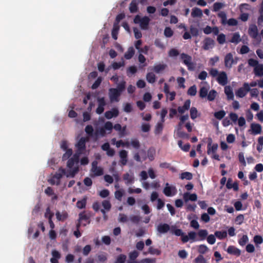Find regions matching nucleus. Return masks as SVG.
<instances>
[{
	"label": "nucleus",
	"instance_id": "nucleus-1",
	"mask_svg": "<svg viewBox=\"0 0 263 263\" xmlns=\"http://www.w3.org/2000/svg\"><path fill=\"white\" fill-rule=\"evenodd\" d=\"M248 65L253 68V72L255 76H263V64H259L258 61L254 59H250L248 61Z\"/></svg>",
	"mask_w": 263,
	"mask_h": 263
},
{
	"label": "nucleus",
	"instance_id": "nucleus-2",
	"mask_svg": "<svg viewBox=\"0 0 263 263\" xmlns=\"http://www.w3.org/2000/svg\"><path fill=\"white\" fill-rule=\"evenodd\" d=\"M231 121L234 124H237L239 127L245 126L246 123L244 117L238 118L237 115L235 113H231Z\"/></svg>",
	"mask_w": 263,
	"mask_h": 263
},
{
	"label": "nucleus",
	"instance_id": "nucleus-3",
	"mask_svg": "<svg viewBox=\"0 0 263 263\" xmlns=\"http://www.w3.org/2000/svg\"><path fill=\"white\" fill-rule=\"evenodd\" d=\"M171 232L176 236H181V240L183 243L187 242L189 240V238L187 235H184L182 230L179 229H175V227H172Z\"/></svg>",
	"mask_w": 263,
	"mask_h": 263
},
{
	"label": "nucleus",
	"instance_id": "nucleus-4",
	"mask_svg": "<svg viewBox=\"0 0 263 263\" xmlns=\"http://www.w3.org/2000/svg\"><path fill=\"white\" fill-rule=\"evenodd\" d=\"M98 162L96 161H94L92 163V167L91 171L93 173V175H91L92 177L95 176H100L103 174V170L100 167L97 166Z\"/></svg>",
	"mask_w": 263,
	"mask_h": 263
},
{
	"label": "nucleus",
	"instance_id": "nucleus-5",
	"mask_svg": "<svg viewBox=\"0 0 263 263\" xmlns=\"http://www.w3.org/2000/svg\"><path fill=\"white\" fill-rule=\"evenodd\" d=\"M249 35L254 39H257L258 37V30L256 25L251 24L248 29Z\"/></svg>",
	"mask_w": 263,
	"mask_h": 263
},
{
	"label": "nucleus",
	"instance_id": "nucleus-6",
	"mask_svg": "<svg viewBox=\"0 0 263 263\" xmlns=\"http://www.w3.org/2000/svg\"><path fill=\"white\" fill-rule=\"evenodd\" d=\"M90 216L86 214L85 212H81L79 214V219L80 221L82 222L83 226H86L90 222Z\"/></svg>",
	"mask_w": 263,
	"mask_h": 263
},
{
	"label": "nucleus",
	"instance_id": "nucleus-7",
	"mask_svg": "<svg viewBox=\"0 0 263 263\" xmlns=\"http://www.w3.org/2000/svg\"><path fill=\"white\" fill-rule=\"evenodd\" d=\"M66 172L64 169H60L59 172L56 173L52 178V180H56V181L52 182V184L59 185L60 183V180L62 178L63 175L65 174Z\"/></svg>",
	"mask_w": 263,
	"mask_h": 263
},
{
	"label": "nucleus",
	"instance_id": "nucleus-8",
	"mask_svg": "<svg viewBox=\"0 0 263 263\" xmlns=\"http://www.w3.org/2000/svg\"><path fill=\"white\" fill-rule=\"evenodd\" d=\"M109 98L111 101H119V97L121 95V93L115 88H110L109 90Z\"/></svg>",
	"mask_w": 263,
	"mask_h": 263
},
{
	"label": "nucleus",
	"instance_id": "nucleus-9",
	"mask_svg": "<svg viewBox=\"0 0 263 263\" xmlns=\"http://www.w3.org/2000/svg\"><path fill=\"white\" fill-rule=\"evenodd\" d=\"M208 150L207 153L208 155L211 154V153L214 154L216 152L218 148L217 144H213L212 145V139L211 138L209 137L208 139Z\"/></svg>",
	"mask_w": 263,
	"mask_h": 263
},
{
	"label": "nucleus",
	"instance_id": "nucleus-10",
	"mask_svg": "<svg viewBox=\"0 0 263 263\" xmlns=\"http://www.w3.org/2000/svg\"><path fill=\"white\" fill-rule=\"evenodd\" d=\"M97 101L98 102V106L96 109V112L100 115L102 114L104 110V106L106 105V102L104 97L98 98Z\"/></svg>",
	"mask_w": 263,
	"mask_h": 263
},
{
	"label": "nucleus",
	"instance_id": "nucleus-11",
	"mask_svg": "<svg viewBox=\"0 0 263 263\" xmlns=\"http://www.w3.org/2000/svg\"><path fill=\"white\" fill-rule=\"evenodd\" d=\"M216 80L220 85L222 86L225 85L228 82V77L226 73L224 71L220 72Z\"/></svg>",
	"mask_w": 263,
	"mask_h": 263
},
{
	"label": "nucleus",
	"instance_id": "nucleus-12",
	"mask_svg": "<svg viewBox=\"0 0 263 263\" xmlns=\"http://www.w3.org/2000/svg\"><path fill=\"white\" fill-rule=\"evenodd\" d=\"M119 111L117 108H112L110 110L106 111L105 112V117L107 119H110L113 117H117L119 116Z\"/></svg>",
	"mask_w": 263,
	"mask_h": 263
},
{
	"label": "nucleus",
	"instance_id": "nucleus-13",
	"mask_svg": "<svg viewBox=\"0 0 263 263\" xmlns=\"http://www.w3.org/2000/svg\"><path fill=\"white\" fill-rule=\"evenodd\" d=\"M176 190L175 186H168V183L166 184V186L163 190V193L167 197L172 196L176 194Z\"/></svg>",
	"mask_w": 263,
	"mask_h": 263
},
{
	"label": "nucleus",
	"instance_id": "nucleus-14",
	"mask_svg": "<svg viewBox=\"0 0 263 263\" xmlns=\"http://www.w3.org/2000/svg\"><path fill=\"white\" fill-rule=\"evenodd\" d=\"M250 131L254 135L260 134L261 133V126L258 123H252L250 126Z\"/></svg>",
	"mask_w": 263,
	"mask_h": 263
},
{
	"label": "nucleus",
	"instance_id": "nucleus-15",
	"mask_svg": "<svg viewBox=\"0 0 263 263\" xmlns=\"http://www.w3.org/2000/svg\"><path fill=\"white\" fill-rule=\"evenodd\" d=\"M191 105V101L190 100H186L183 106H179L177 108V110L179 113L181 114H184L186 110L190 109Z\"/></svg>",
	"mask_w": 263,
	"mask_h": 263
},
{
	"label": "nucleus",
	"instance_id": "nucleus-16",
	"mask_svg": "<svg viewBox=\"0 0 263 263\" xmlns=\"http://www.w3.org/2000/svg\"><path fill=\"white\" fill-rule=\"evenodd\" d=\"M214 44V41L210 38L206 37L203 41V48L204 50H209L210 48H212Z\"/></svg>",
	"mask_w": 263,
	"mask_h": 263
},
{
	"label": "nucleus",
	"instance_id": "nucleus-17",
	"mask_svg": "<svg viewBox=\"0 0 263 263\" xmlns=\"http://www.w3.org/2000/svg\"><path fill=\"white\" fill-rule=\"evenodd\" d=\"M127 152L125 150H121L119 152L120 163L122 165H125L127 162Z\"/></svg>",
	"mask_w": 263,
	"mask_h": 263
},
{
	"label": "nucleus",
	"instance_id": "nucleus-18",
	"mask_svg": "<svg viewBox=\"0 0 263 263\" xmlns=\"http://www.w3.org/2000/svg\"><path fill=\"white\" fill-rule=\"evenodd\" d=\"M218 17L221 18V23L224 25L228 24L230 25V19L227 20V14L224 11H220L218 13Z\"/></svg>",
	"mask_w": 263,
	"mask_h": 263
},
{
	"label": "nucleus",
	"instance_id": "nucleus-19",
	"mask_svg": "<svg viewBox=\"0 0 263 263\" xmlns=\"http://www.w3.org/2000/svg\"><path fill=\"white\" fill-rule=\"evenodd\" d=\"M170 229V226L167 223H161L157 227V231L161 234L167 233Z\"/></svg>",
	"mask_w": 263,
	"mask_h": 263
},
{
	"label": "nucleus",
	"instance_id": "nucleus-20",
	"mask_svg": "<svg viewBox=\"0 0 263 263\" xmlns=\"http://www.w3.org/2000/svg\"><path fill=\"white\" fill-rule=\"evenodd\" d=\"M150 22V19L148 16H145L142 17L140 26L143 30H146L148 28V26Z\"/></svg>",
	"mask_w": 263,
	"mask_h": 263
},
{
	"label": "nucleus",
	"instance_id": "nucleus-21",
	"mask_svg": "<svg viewBox=\"0 0 263 263\" xmlns=\"http://www.w3.org/2000/svg\"><path fill=\"white\" fill-rule=\"evenodd\" d=\"M86 139L85 138L82 137L78 142L76 146L79 151L82 152L86 148Z\"/></svg>",
	"mask_w": 263,
	"mask_h": 263
},
{
	"label": "nucleus",
	"instance_id": "nucleus-22",
	"mask_svg": "<svg viewBox=\"0 0 263 263\" xmlns=\"http://www.w3.org/2000/svg\"><path fill=\"white\" fill-rule=\"evenodd\" d=\"M227 233L230 235V228L228 229L227 232L226 231H216L215 232V236L219 239H223L227 236Z\"/></svg>",
	"mask_w": 263,
	"mask_h": 263
},
{
	"label": "nucleus",
	"instance_id": "nucleus-23",
	"mask_svg": "<svg viewBox=\"0 0 263 263\" xmlns=\"http://www.w3.org/2000/svg\"><path fill=\"white\" fill-rule=\"evenodd\" d=\"M138 2L137 0H133L129 6V10L130 13H136L138 10Z\"/></svg>",
	"mask_w": 263,
	"mask_h": 263
},
{
	"label": "nucleus",
	"instance_id": "nucleus-24",
	"mask_svg": "<svg viewBox=\"0 0 263 263\" xmlns=\"http://www.w3.org/2000/svg\"><path fill=\"white\" fill-rule=\"evenodd\" d=\"M197 235L199 238H197V241L204 240L208 235V232L206 230H200L198 232Z\"/></svg>",
	"mask_w": 263,
	"mask_h": 263
},
{
	"label": "nucleus",
	"instance_id": "nucleus-25",
	"mask_svg": "<svg viewBox=\"0 0 263 263\" xmlns=\"http://www.w3.org/2000/svg\"><path fill=\"white\" fill-rule=\"evenodd\" d=\"M183 198L185 201H187L189 200L195 201L197 200V196L196 194H190L187 192L184 194Z\"/></svg>",
	"mask_w": 263,
	"mask_h": 263
},
{
	"label": "nucleus",
	"instance_id": "nucleus-26",
	"mask_svg": "<svg viewBox=\"0 0 263 263\" xmlns=\"http://www.w3.org/2000/svg\"><path fill=\"white\" fill-rule=\"evenodd\" d=\"M123 178L126 181L125 183L127 185L132 184L134 181V175H130L128 173L123 175Z\"/></svg>",
	"mask_w": 263,
	"mask_h": 263
},
{
	"label": "nucleus",
	"instance_id": "nucleus-27",
	"mask_svg": "<svg viewBox=\"0 0 263 263\" xmlns=\"http://www.w3.org/2000/svg\"><path fill=\"white\" fill-rule=\"evenodd\" d=\"M135 51L133 47H130L128 48L127 51L124 54V58L126 60H129L133 58L135 54Z\"/></svg>",
	"mask_w": 263,
	"mask_h": 263
},
{
	"label": "nucleus",
	"instance_id": "nucleus-28",
	"mask_svg": "<svg viewBox=\"0 0 263 263\" xmlns=\"http://www.w3.org/2000/svg\"><path fill=\"white\" fill-rule=\"evenodd\" d=\"M191 15L193 17H201L202 16V11L200 9L195 7L192 9Z\"/></svg>",
	"mask_w": 263,
	"mask_h": 263
},
{
	"label": "nucleus",
	"instance_id": "nucleus-29",
	"mask_svg": "<svg viewBox=\"0 0 263 263\" xmlns=\"http://www.w3.org/2000/svg\"><path fill=\"white\" fill-rule=\"evenodd\" d=\"M120 27L119 25L114 23L112 30L111 31L112 37L116 40L118 38V31L119 30Z\"/></svg>",
	"mask_w": 263,
	"mask_h": 263
},
{
	"label": "nucleus",
	"instance_id": "nucleus-30",
	"mask_svg": "<svg viewBox=\"0 0 263 263\" xmlns=\"http://www.w3.org/2000/svg\"><path fill=\"white\" fill-rule=\"evenodd\" d=\"M78 157L74 156L73 157L71 158L68 160L67 163V167L69 168H72L75 163L78 162Z\"/></svg>",
	"mask_w": 263,
	"mask_h": 263
},
{
	"label": "nucleus",
	"instance_id": "nucleus-31",
	"mask_svg": "<svg viewBox=\"0 0 263 263\" xmlns=\"http://www.w3.org/2000/svg\"><path fill=\"white\" fill-rule=\"evenodd\" d=\"M55 215L59 221H64L68 217V214L66 212L61 214L60 212L58 211L56 212Z\"/></svg>",
	"mask_w": 263,
	"mask_h": 263
},
{
	"label": "nucleus",
	"instance_id": "nucleus-32",
	"mask_svg": "<svg viewBox=\"0 0 263 263\" xmlns=\"http://www.w3.org/2000/svg\"><path fill=\"white\" fill-rule=\"evenodd\" d=\"M155 154L156 151L154 147H151L148 149L147 157L150 161H153L154 159Z\"/></svg>",
	"mask_w": 263,
	"mask_h": 263
},
{
	"label": "nucleus",
	"instance_id": "nucleus-33",
	"mask_svg": "<svg viewBox=\"0 0 263 263\" xmlns=\"http://www.w3.org/2000/svg\"><path fill=\"white\" fill-rule=\"evenodd\" d=\"M87 202L86 198H84L81 200H78L76 203L77 207L80 209H82L85 208Z\"/></svg>",
	"mask_w": 263,
	"mask_h": 263
},
{
	"label": "nucleus",
	"instance_id": "nucleus-34",
	"mask_svg": "<svg viewBox=\"0 0 263 263\" xmlns=\"http://www.w3.org/2000/svg\"><path fill=\"white\" fill-rule=\"evenodd\" d=\"M146 78L147 82L149 83H154L156 81V76L153 72H148Z\"/></svg>",
	"mask_w": 263,
	"mask_h": 263
},
{
	"label": "nucleus",
	"instance_id": "nucleus-35",
	"mask_svg": "<svg viewBox=\"0 0 263 263\" xmlns=\"http://www.w3.org/2000/svg\"><path fill=\"white\" fill-rule=\"evenodd\" d=\"M180 178L182 180L185 179L186 180H190L193 178V175L190 172H186L182 173L180 174Z\"/></svg>",
	"mask_w": 263,
	"mask_h": 263
},
{
	"label": "nucleus",
	"instance_id": "nucleus-36",
	"mask_svg": "<svg viewBox=\"0 0 263 263\" xmlns=\"http://www.w3.org/2000/svg\"><path fill=\"white\" fill-rule=\"evenodd\" d=\"M166 65L165 64H159L154 67V70L155 72L158 73L165 69Z\"/></svg>",
	"mask_w": 263,
	"mask_h": 263
},
{
	"label": "nucleus",
	"instance_id": "nucleus-37",
	"mask_svg": "<svg viewBox=\"0 0 263 263\" xmlns=\"http://www.w3.org/2000/svg\"><path fill=\"white\" fill-rule=\"evenodd\" d=\"M103 127L106 130V132H107L108 134H110L113 129V124L111 122L107 121L105 123Z\"/></svg>",
	"mask_w": 263,
	"mask_h": 263
},
{
	"label": "nucleus",
	"instance_id": "nucleus-38",
	"mask_svg": "<svg viewBox=\"0 0 263 263\" xmlns=\"http://www.w3.org/2000/svg\"><path fill=\"white\" fill-rule=\"evenodd\" d=\"M163 129V124L161 122H158L156 124L155 128V134L156 135L160 134L162 133Z\"/></svg>",
	"mask_w": 263,
	"mask_h": 263
},
{
	"label": "nucleus",
	"instance_id": "nucleus-39",
	"mask_svg": "<svg viewBox=\"0 0 263 263\" xmlns=\"http://www.w3.org/2000/svg\"><path fill=\"white\" fill-rule=\"evenodd\" d=\"M180 59L182 60L183 63L185 65V62H190L192 61V57L187 54L182 53L180 54Z\"/></svg>",
	"mask_w": 263,
	"mask_h": 263
},
{
	"label": "nucleus",
	"instance_id": "nucleus-40",
	"mask_svg": "<svg viewBox=\"0 0 263 263\" xmlns=\"http://www.w3.org/2000/svg\"><path fill=\"white\" fill-rule=\"evenodd\" d=\"M155 261V259L144 258L140 261H128L127 263H153Z\"/></svg>",
	"mask_w": 263,
	"mask_h": 263
},
{
	"label": "nucleus",
	"instance_id": "nucleus-41",
	"mask_svg": "<svg viewBox=\"0 0 263 263\" xmlns=\"http://www.w3.org/2000/svg\"><path fill=\"white\" fill-rule=\"evenodd\" d=\"M217 93L216 91L214 89L210 90L209 93L207 95L208 100L210 101L214 100L216 97Z\"/></svg>",
	"mask_w": 263,
	"mask_h": 263
},
{
	"label": "nucleus",
	"instance_id": "nucleus-42",
	"mask_svg": "<svg viewBox=\"0 0 263 263\" xmlns=\"http://www.w3.org/2000/svg\"><path fill=\"white\" fill-rule=\"evenodd\" d=\"M191 34L193 36H197L199 35V29L197 27L191 25L190 27Z\"/></svg>",
	"mask_w": 263,
	"mask_h": 263
},
{
	"label": "nucleus",
	"instance_id": "nucleus-43",
	"mask_svg": "<svg viewBox=\"0 0 263 263\" xmlns=\"http://www.w3.org/2000/svg\"><path fill=\"white\" fill-rule=\"evenodd\" d=\"M49 211V208H47L46 213H45V217L48 218L49 220V223L50 225V227L51 228V229H54V224L52 220V217L53 216L52 214H49V216H48L47 212Z\"/></svg>",
	"mask_w": 263,
	"mask_h": 263
},
{
	"label": "nucleus",
	"instance_id": "nucleus-44",
	"mask_svg": "<svg viewBox=\"0 0 263 263\" xmlns=\"http://www.w3.org/2000/svg\"><path fill=\"white\" fill-rule=\"evenodd\" d=\"M190 116L192 119L194 120L198 117V110L195 107L190 109Z\"/></svg>",
	"mask_w": 263,
	"mask_h": 263
},
{
	"label": "nucleus",
	"instance_id": "nucleus-45",
	"mask_svg": "<svg viewBox=\"0 0 263 263\" xmlns=\"http://www.w3.org/2000/svg\"><path fill=\"white\" fill-rule=\"evenodd\" d=\"M247 94L246 90L241 88H240L236 92V95L237 97L239 98H243Z\"/></svg>",
	"mask_w": 263,
	"mask_h": 263
},
{
	"label": "nucleus",
	"instance_id": "nucleus-46",
	"mask_svg": "<svg viewBox=\"0 0 263 263\" xmlns=\"http://www.w3.org/2000/svg\"><path fill=\"white\" fill-rule=\"evenodd\" d=\"M196 93L197 88L196 86L195 85L191 86L187 90V95L191 96H195L196 95Z\"/></svg>",
	"mask_w": 263,
	"mask_h": 263
},
{
	"label": "nucleus",
	"instance_id": "nucleus-47",
	"mask_svg": "<svg viewBox=\"0 0 263 263\" xmlns=\"http://www.w3.org/2000/svg\"><path fill=\"white\" fill-rule=\"evenodd\" d=\"M148 252L152 255H159L161 254V251L158 249H156L153 248V247H150L148 248Z\"/></svg>",
	"mask_w": 263,
	"mask_h": 263
},
{
	"label": "nucleus",
	"instance_id": "nucleus-48",
	"mask_svg": "<svg viewBox=\"0 0 263 263\" xmlns=\"http://www.w3.org/2000/svg\"><path fill=\"white\" fill-rule=\"evenodd\" d=\"M208 250L207 246L204 245H200L198 247V252L201 254L205 253Z\"/></svg>",
	"mask_w": 263,
	"mask_h": 263
},
{
	"label": "nucleus",
	"instance_id": "nucleus-49",
	"mask_svg": "<svg viewBox=\"0 0 263 263\" xmlns=\"http://www.w3.org/2000/svg\"><path fill=\"white\" fill-rule=\"evenodd\" d=\"M123 194L124 191L123 190H117L115 192V198L120 201H121Z\"/></svg>",
	"mask_w": 263,
	"mask_h": 263
},
{
	"label": "nucleus",
	"instance_id": "nucleus-50",
	"mask_svg": "<svg viewBox=\"0 0 263 263\" xmlns=\"http://www.w3.org/2000/svg\"><path fill=\"white\" fill-rule=\"evenodd\" d=\"M130 144L133 148L136 149H138L140 147V142L137 139H132L130 141Z\"/></svg>",
	"mask_w": 263,
	"mask_h": 263
},
{
	"label": "nucleus",
	"instance_id": "nucleus-51",
	"mask_svg": "<svg viewBox=\"0 0 263 263\" xmlns=\"http://www.w3.org/2000/svg\"><path fill=\"white\" fill-rule=\"evenodd\" d=\"M234 206L236 211H241L243 210H245V208H243L242 202L239 201H236L234 203Z\"/></svg>",
	"mask_w": 263,
	"mask_h": 263
},
{
	"label": "nucleus",
	"instance_id": "nucleus-52",
	"mask_svg": "<svg viewBox=\"0 0 263 263\" xmlns=\"http://www.w3.org/2000/svg\"><path fill=\"white\" fill-rule=\"evenodd\" d=\"M225 115L224 111L220 110L214 113V117L218 120H221L224 117Z\"/></svg>",
	"mask_w": 263,
	"mask_h": 263
},
{
	"label": "nucleus",
	"instance_id": "nucleus-53",
	"mask_svg": "<svg viewBox=\"0 0 263 263\" xmlns=\"http://www.w3.org/2000/svg\"><path fill=\"white\" fill-rule=\"evenodd\" d=\"M126 82L122 81L117 85V87L116 88L119 92L121 93L125 88Z\"/></svg>",
	"mask_w": 263,
	"mask_h": 263
},
{
	"label": "nucleus",
	"instance_id": "nucleus-54",
	"mask_svg": "<svg viewBox=\"0 0 263 263\" xmlns=\"http://www.w3.org/2000/svg\"><path fill=\"white\" fill-rule=\"evenodd\" d=\"M241 41L240 35L238 33H235L231 37V43H238Z\"/></svg>",
	"mask_w": 263,
	"mask_h": 263
},
{
	"label": "nucleus",
	"instance_id": "nucleus-55",
	"mask_svg": "<svg viewBox=\"0 0 263 263\" xmlns=\"http://www.w3.org/2000/svg\"><path fill=\"white\" fill-rule=\"evenodd\" d=\"M173 33L174 32L170 27H167L165 28L164 34L166 37H170L173 36Z\"/></svg>",
	"mask_w": 263,
	"mask_h": 263
},
{
	"label": "nucleus",
	"instance_id": "nucleus-56",
	"mask_svg": "<svg viewBox=\"0 0 263 263\" xmlns=\"http://www.w3.org/2000/svg\"><path fill=\"white\" fill-rule=\"evenodd\" d=\"M126 259V256L124 254L119 255L115 263H124Z\"/></svg>",
	"mask_w": 263,
	"mask_h": 263
},
{
	"label": "nucleus",
	"instance_id": "nucleus-57",
	"mask_svg": "<svg viewBox=\"0 0 263 263\" xmlns=\"http://www.w3.org/2000/svg\"><path fill=\"white\" fill-rule=\"evenodd\" d=\"M208 89L205 87H202L199 90V96L202 98H204L207 96Z\"/></svg>",
	"mask_w": 263,
	"mask_h": 263
},
{
	"label": "nucleus",
	"instance_id": "nucleus-58",
	"mask_svg": "<svg viewBox=\"0 0 263 263\" xmlns=\"http://www.w3.org/2000/svg\"><path fill=\"white\" fill-rule=\"evenodd\" d=\"M125 65L124 62H115L112 64V67L114 70H117L120 68V67L124 66Z\"/></svg>",
	"mask_w": 263,
	"mask_h": 263
},
{
	"label": "nucleus",
	"instance_id": "nucleus-59",
	"mask_svg": "<svg viewBox=\"0 0 263 263\" xmlns=\"http://www.w3.org/2000/svg\"><path fill=\"white\" fill-rule=\"evenodd\" d=\"M106 130L104 128L103 126L97 130L95 133V136L97 137L99 135L102 137H104L106 134Z\"/></svg>",
	"mask_w": 263,
	"mask_h": 263
},
{
	"label": "nucleus",
	"instance_id": "nucleus-60",
	"mask_svg": "<svg viewBox=\"0 0 263 263\" xmlns=\"http://www.w3.org/2000/svg\"><path fill=\"white\" fill-rule=\"evenodd\" d=\"M72 154V149H68L66 151V152L62 157L63 160H66L68 159Z\"/></svg>",
	"mask_w": 263,
	"mask_h": 263
},
{
	"label": "nucleus",
	"instance_id": "nucleus-61",
	"mask_svg": "<svg viewBox=\"0 0 263 263\" xmlns=\"http://www.w3.org/2000/svg\"><path fill=\"white\" fill-rule=\"evenodd\" d=\"M244 220V216L242 214L238 215L235 219V223L236 224L240 225L242 224Z\"/></svg>",
	"mask_w": 263,
	"mask_h": 263
},
{
	"label": "nucleus",
	"instance_id": "nucleus-62",
	"mask_svg": "<svg viewBox=\"0 0 263 263\" xmlns=\"http://www.w3.org/2000/svg\"><path fill=\"white\" fill-rule=\"evenodd\" d=\"M139 253L137 251L131 252L129 254V261H135V259L138 257Z\"/></svg>",
	"mask_w": 263,
	"mask_h": 263
},
{
	"label": "nucleus",
	"instance_id": "nucleus-63",
	"mask_svg": "<svg viewBox=\"0 0 263 263\" xmlns=\"http://www.w3.org/2000/svg\"><path fill=\"white\" fill-rule=\"evenodd\" d=\"M179 54V52L178 50L175 48H172L168 51V55L170 57H175Z\"/></svg>",
	"mask_w": 263,
	"mask_h": 263
},
{
	"label": "nucleus",
	"instance_id": "nucleus-64",
	"mask_svg": "<svg viewBox=\"0 0 263 263\" xmlns=\"http://www.w3.org/2000/svg\"><path fill=\"white\" fill-rule=\"evenodd\" d=\"M195 263H206V260L202 255H198L194 260Z\"/></svg>",
	"mask_w": 263,
	"mask_h": 263
}]
</instances>
